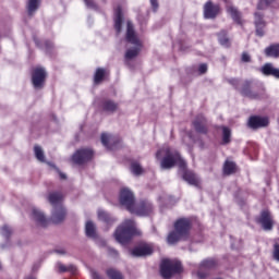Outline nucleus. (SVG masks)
I'll list each match as a JSON object with an SVG mask.
<instances>
[{"mask_svg": "<svg viewBox=\"0 0 279 279\" xmlns=\"http://www.w3.org/2000/svg\"><path fill=\"white\" fill-rule=\"evenodd\" d=\"M120 203L122 206H125L130 213L138 215L140 217H147V215H151L154 210V207L149 202H142L138 205H134V194L128 189L121 190Z\"/></svg>", "mask_w": 279, "mask_h": 279, "instance_id": "f257e3e1", "label": "nucleus"}, {"mask_svg": "<svg viewBox=\"0 0 279 279\" xmlns=\"http://www.w3.org/2000/svg\"><path fill=\"white\" fill-rule=\"evenodd\" d=\"M166 156L161 161V169H171L172 167H179L182 171L186 169V161L180 157V154L175 150H171V148L166 147L159 150L156 155L157 158H162Z\"/></svg>", "mask_w": 279, "mask_h": 279, "instance_id": "f03ea898", "label": "nucleus"}, {"mask_svg": "<svg viewBox=\"0 0 279 279\" xmlns=\"http://www.w3.org/2000/svg\"><path fill=\"white\" fill-rule=\"evenodd\" d=\"M138 234H141V232L136 229L134 220H125L120 227H118L114 236L118 243L125 245L132 236H136Z\"/></svg>", "mask_w": 279, "mask_h": 279, "instance_id": "7ed1b4c3", "label": "nucleus"}, {"mask_svg": "<svg viewBox=\"0 0 279 279\" xmlns=\"http://www.w3.org/2000/svg\"><path fill=\"white\" fill-rule=\"evenodd\" d=\"M126 40L129 45H133V48H129L125 53V60H132L138 56L143 44L141 43V39L136 36V33L134 32V26L131 24V22H128V28H126Z\"/></svg>", "mask_w": 279, "mask_h": 279, "instance_id": "20e7f679", "label": "nucleus"}, {"mask_svg": "<svg viewBox=\"0 0 279 279\" xmlns=\"http://www.w3.org/2000/svg\"><path fill=\"white\" fill-rule=\"evenodd\" d=\"M191 230V220L186 218H181L174 223V231L168 235V243H178L180 239H184Z\"/></svg>", "mask_w": 279, "mask_h": 279, "instance_id": "39448f33", "label": "nucleus"}, {"mask_svg": "<svg viewBox=\"0 0 279 279\" xmlns=\"http://www.w3.org/2000/svg\"><path fill=\"white\" fill-rule=\"evenodd\" d=\"M62 197L60 193H51L48 197L50 204L54 206L51 218L53 223H60L66 217V210H64L62 205H59L62 202Z\"/></svg>", "mask_w": 279, "mask_h": 279, "instance_id": "423d86ee", "label": "nucleus"}, {"mask_svg": "<svg viewBox=\"0 0 279 279\" xmlns=\"http://www.w3.org/2000/svg\"><path fill=\"white\" fill-rule=\"evenodd\" d=\"M182 271V264L175 259H163L160 265V274L162 278H171L173 274Z\"/></svg>", "mask_w": 279, "mask_h": 279, "instance_id": "0eeeda50", "label": "nucleus"}, {"mask_svg": "<svg viewBox=\"0 0 279 279\" xmlns=\"http://www.w3.org/2000/svg\"><path fill=\"white\" fill-rule=\"evenodd\" d=\"M93 158V150L90 148H83L77 150L73 157L72 160L75 162V165H84V162H88Z\"/></svg>", "mask_w": 279, "mask_h": 279, "instance_id": "6e6552de", "label": "nucleus"}, {"mask_svg": "<svg viewBox=\"0 0 279 279\" xmlns=\"http://www.w3.org/2000/svg\"><path fill=\"white\" fill-rule=\"evenodd\" d=\"M47 77V72L43 68H35L33 71L32 80L35 88H43L45 85V80Z\"/></svg>", "mask_w": 279, "mask_h": 279, "instance_id": "1a4fd4ad", "label": "nucleus"}, {"mask_svg": "<svg viewBox=\"0 0 279 279\" xmlns=\"http://www.w3.org/2000/svg\"><path fill=\"white\" fill-rule=\"evenodd\" d=\"M248 125L253 130H256L258 128H267L269 125V119L267 117H251L248 120Z\"/></svg>", "mask_w": 279, "mask_h": 279, "instance_id": "9d476101", "label": "nucleus"}, {"mask_svg": "<svg viewBox=\"0 0 279 279\" xmlns=\"http://www.w3.org/2000/svg\"><path fill=\"white\" fill-rule=\"evenodd\" d=\"M154 253L151 244H143L131 251L132 256H149Z\"/></svg>", "mask_w": 279, "mask_h": 279, "instance_id": "9b49d317", "label": "nucleus"}, {"mask_svg": "<svg viewBox=\"0 0 279 279\" xmlns=\"http://www.w3.org/2000/svg\"><path fill=\"white\" fill-rule=\"evenodd\" d=\"M258 223H260L264 230H271L274 228V218L271 217V214L269 211H263L258 219Z\"/></svg>", "mask_w": 279, "mask_h": 279, "instance_id": "f8f14e48", "label": "nucleus"}, {"mask_svg": "<svg viewBox=\"0 0 279 279\" xmlns=\"http://www.w3.org/2000/svg\"><path fill=\"white\" fill-rule=\"evenodd\" d=\"M220 10L221 9L219 8L218 4H213V2L208 1L204 5L205 19H215V16H217V14H219Z\"/></svg>", "mask_w": 279, "mask_h": 279, "instance_id": "ddd939ff", "label": "nucleus"}, {"mask_svg": "<svg viewBox=\"0 0 279 279\" xmlns=\"http://www.w3.org/2000/svg\"><path fill=\"white\" fill-rule=\"evenodd\" d=\"M255 26L257 36L265 35V21H263V14L255 13Z\"/></svg>", "mask_w": 279, "mask_h": 279, "instance_id": "4468645a", "label": "nucleus"}, {"mask_svg": "<svg viewBox=\"0 0 279 279\" xmlns=\"http://www.w3.org/2000/svg\"><path fill=\"white\" fill-rule=\"evenodd\" d=\"M183 180H185V182L192 186H199L201 184L199 177L191 171L184 172Z\"/></svg>", "mask_w": 279, "mask_h": 279, "instance_id": "2eb2a0df", "label": "nucleus"}, {"mask_svg": "<svg viewBox=\"0 0 279 279\" xmlns=\"http://www.w3.org/2000/svg\"><path fill=\"white\" fill-rule=\"evenodd\" d=\"M123 23V10L121 7H118L114 11V27L116 31L121 33V24Z\"/></svg>", "mask_w": 279, "mask_h": 279, "instance_id": "dca6fc26", "label": "nucleus"}, {"mask_svg": "<svg viewBox=\"0 0 279 279\" xmlns=\"http://www.w3.org/2000/svg\"><path fill=\"white\" fill-rule=\"evenodd\" d=\"M33 219L38 223V226H47V218L45 217V214L43 211L34 208L33 209Z\"/></svg>", "mask_w": 279, "mask_h": 279, "instance_id": "f3484780", "label": "nucleus"}, {"mask_svg": "<svg viewBox=\"0 0 279 279\" xmlns=\"http://www.w3.org/2000/svg\"><path fill=\"white\" fill-rule=\"evenodd\" d=\"M227 12L228 14H230L235 23H238L239 25L243 24V21L241 20V13L239 12V10H236V8L229 5L227 7Z\"/></svg>", "mask_w": 279, "mask_h": 279, "instance_id": "a211bd4d", "label": "nucleus"}, {"mask_svg": "<svg viewBox=\"0 0 279 279\" xmlns=\"http://www.w3.org/2000/svg\"><path fill=\"white\" fill-rule=\"evenodd\" d=\"M262 72L264 73V75H272L274 77H277V80H279V69L271 66V64L269 63L263 66Z\"/></svg>", "mask_w": 279, "mask_h": 279, "instance_id": "6ab92c4d", "label": "nucleus"}, {"mask_svg": "<svg viewBox=\"0 0 279 279\" xmlns=\"http://www.w3.org/2000/svg\"><path fill=\"white\" fill-rule=\"evenodd\" d=\"M210 267H215V259L204 260L201 265V269L197 272L198 278H206V272H202L203 269H210Z\"/></svg>", "mask_w": 279, "mask_h": 279, "instance_id": "aec40b11", "label": "nucleus"}, {"mask_svg": "<svg viewBox=\"0 0 279 279\" xmlns=\"http://www.w3.org/2000/svg\"><path fill=\"white\" fill-rule=\"evenodd\" d=\"M265 54L268 58H279V44L266 48Z\"/></svg>", "mask_w": 279, "mask_h": 279, "instance_id": "412c9836", "label": "nucleus"}, {"mask_svg": "<svg viewBox=\"0 0 279 279\" xmlns=\"http://www.w3.org/2000/svg\"><path fill=\"white\" fill-rule=\"evenodd\" d=\"M85 230L87 236H90V239H95V236H97L95 223H93L92 221L86 222Z\"/></svg>", "mask_w": 279, "mask_h": 279, "instance_id": "4be33fe9", "label": "nucleus"}, {"mask_svg": "<svg viewBox=\"0 0 279 279\" xmlns=\"http://www.w3.org/2000/svg\"><path fill=\"white\" fill-rule=\"evenodd\" d=\"M223 172L226 175H231V173L236 172V165L232 161H226L223 167Z\"/></svg>", "mask_w": 279, "mask_h": 279, "instance_id": "5701e85b", "label": "nucleus"}, {"mask_svg": "<svg viewBox=\"0 0 279 279\" xmlns=\"http://www.w3.org/2000/svg\"><path fill=\"white\" fill-rule=\"evenodd\" d=\"M35 156L39 162H45V151H43V148L40 146L34 147Z\"/></svg>", "mask_w": 279, "mask_h": 279, "instance_id": "b1692460", "label": "nucleus"}, {"mask_svg": "<svg viewBox=\"0 0 279 279\" xmlns=\"http://www.w3.org/2000/svg\"><path fill=\"white\" fill-rule=\"evenodd\" d=\"M131 171L134 175H141L143 173V167L136 161L131 163Z\"/></svg>", "mask_w": 279, "mask_h": 279, "instance_id": "393cba45", "label": "nucleus"}, {"mask_svg": "<svg viewBox=\"0 0 279 279\" xmlns=\"http://www.w3.org/2000/svg\"><path fill=\"white\" fill-rule=\"evenodd\" d=\"M104 110L114 112V110H117V104L112 102V100H107L104 102Z\"/></svg>", "mask_w": 279, "mask_h": 279, "instance_id": "a878e982", "label": "nucleus"}, {"mask_svg": "<svg viewBox=\"0 0 279 279\" xmlns=\"http://www.w3.org/2000/svg\"><path fill=\"white\" fill-rule=\"evenodd\" d=\"M194 128L196 131L201 132V133H205L206 132V124L204 122V119L199 120V121H194Z\"/></svg>", "mask_w": 279, "mask_h": 279, "instance_id": "bb28decb", "label": "nucleus"}, {"mask_svg": "<svg viewBox=\"0 0 279 279\" xmlns=\"http://www.w3.org/2000/svg\"><path fill=\"white\" fill-rule=\"evenodd\" d=\"M107 276L110 279H123V275H121V272H119L118 270H114V269H108Z\"/></svg>", "mask_w": 279, "mask_h": 279, "instance_id": "cd10ccee", "label": "nucleus"}, {"mask_svg": "<svg viewBox=\"0 0 279 279\" xmlns=\"http://www.w3.org/2000/svg\"><path fill=\"white\" fill-rule=\"evenodd\" d=\"M105 75H106V70L98 69L96 71L95 78H94L95 84H99V82H101V80H104Z\"/></svg>", "mask_w": 279, "mask_h": 279, "instance_id": "c85d7f7f", "label": "nucleus"}, {"mask_svg": "<svg viewBox=\"0 0 279 279\" xmlns=\"http://www.w3.org/2000/svg\"><path fill=\"white\" fill-rule=\"evenodd\" d=\"M38 10V0H28V13L34 14Z\"/></svg>", "mask_w": 279, "mask_h": 279, "instance_id": "c756f323", "label": "nucleus"}, {"mask_svg": "<svg viewBox=\"0 0 279 279\" xmlns=\"http://www.w3.org/2000/svg\"><path fill=\"white\" fill-rule=\"evenodd\" d=\"M222 141L225 144H228L230 142L231 131L228 128H222Z\"/></svg>", "mask_w": 279, "mask_h": 279, "instance_id": "7c9ffc66", "label": "nucleus"}, {"mask_svg": "<svg viewBox=\"0 0 279 279\" xmlns=\"http://www.w3.org/2000/svg\"><path fill=\"white\" fill-rule=\"evenodd\" d=\"M110 141H112V136L109 134L104 133L101 135V143L107 149H110V145L108 144Z\"/></svg>", "mask_w": 279, "mask_h": 279, "instance_id": "2f4dec72", "label": "nucleus"}, {"mask_svg": "<svg viewBox=\"0 0 279 279\" xmlns=\"http://www.w3.org/2000/svg\"><path fill=\"white\" fill-rule=\"evenodd\" d=\"M98 219H100L101 221H106L107 223H110V215H108L104 210H98Z\"/></svg>", "mask_w": 279, "mask_h": 279, "instance_id": "473e14b6", "label": "nucleus"}, {"mask_svg": "<svg viewBox=\"0 0 279 279\" xmlns=\"http://www.w3.org/2000/svg\"><path fill=\"white\" fill-rule=\"evenodd\" d=\"M2 236H10L12 234V228L8 226H3L1 229Z\"/></svg>", "mask_w": 279, "mask_h": 279, "instance_id": "72a5a7b5", "label": "nucleus"}, {"mask_svg": "<svg viewBox=\"0 0 279 279\" xmlns=\"http://www.w3.org/2000/svg\"><path fill=\"white\" fill-rule=\"evenodd\" d=\"M218 38L220 45H222L223 47H228L230 45V40L227 37H223V34H220Z\"/></svg>", "mask_w": 279, "mask_h": 279, "instance_id": "f704fd0d", "label": "nucleus"}, {"mask_svg": "<svg viewBox=\"0 0 279 279\" xmlns=\"http://www.w3.org/2000/svg\"><path fill=\"white\" fill-rule=\"evenodd\" d=\"M272 256H274L275 260L279 262V244H275Z\"/></svg>", "mask_w": 279, "mask_h": 279, "instance_id": "c9c22d12", "label": "nucleus"}, {"mask_svg": "<svg viewBox=\"0 0 279 279\" xmlns=\"http://www.w3.org/2000/svg\"><path fill=\"white\" fill-rule=\"evenodd\" d=\"M198 71H199V73H206V71H208V65H206V64H201L199 66H198Z\"/></svg>", "mask_w": 279, "mask_h": 279, "instance_id": "e433bc0d", "label": "nucleus"}, {"mask_svg": "<svg viewBox=\"0 0 279 279\" xmlns=\"http://www.w3.org/2000/svg\"><path fill=\"white\" fill-rule=\"evenodd\" d=\"M242 62H250V54H247L246 52H244L242 54Z\"/></svg>", "mask_w": 279, "mask_h": 279, "instance_id": "4c0bfd02", "label": "nucleus"}, {"mask_svg": "<svg viewBox=\"0 0 279 279\" xmlns=\"http://www.w3.org/2000/svg\"><path fill=\"white\" fill-rule=\"evenodd\" d=\"M87 8H95V2H93V0H84Z\"/></svg>", "mask_w": 279, "mask_h": 279, "instance_id": "58836bf2", "label": "nucleus"}, {"mask_svg": "<svg viewBox=\"0 0 279 279\" xmlns=\"http://www.w3.org/2000/svg\"><path fill=\"white\" fill-rule=\"evenodd\" d=\"M150 3L154 10H158V0H150Z\"/></svg>", "mask_w": 279, "mask_h": 279, "instance_id": "ea45409f", "label": "nucleus"}, {"mask_svg": "<svg viewBox=\"0 0 279 279\" xmlns=\"http://www.w3.org/2000/svg\"><path fill=\"white\" fill-rule=\"evenodd\" d=\"M92 278L93 279H101V277H99V274L92 271Z\"/></svg>", "mask_w": 279, "mask_h": 279, "instance_id": "a19ab883", "label": "nucleus"}, {"mask_svg": "<svg viewBox=\"0 0 279 279\" xmlns=\"http://www.w3.org/2000/svg\"><path fill=\"white\" fill-rule=\"evenodd\" d=\"M274 0H260V3H265L266 5H269Z\"/></svg>", "mask_w": 279, "mask_h": 279, "instance_id": "79ce46f5", "label": "nucleus"}, {"mask_svg": "<svg viewBox=\"0 0 279 279\" xmlns=\"http://www.w3.org/2000/svg\"><path fill=\"white\" fill-rule=\"evenodd\" d=\"M59 269L61 271H66V267H64V265H62V264H59Z\"/></svg>", "mask_w": 279, "mask_h": 279, "instance_id": "37998d69", "label": "nucleus"}, {"mask_svg": "<svg viewBox=\"0 0 279 279\" xmlns=\"http://www.w3.org/2000/svg\"><path fill=\"white\" fill-rule=\"evenodd\" d=\"M60 178H61L62 180H64V179H66V175H64L63 173H60Z\"/></svg>", "mask_w": 279, "mask_h": 279, "instance_id": "c03bdc74", "label": "nucleus"}, {"mask_svg": "<svg viewBox=\"0 0 279 279\" xmlns=\"http://www.w3.org/2000/svg\"><path fill=\"white\" fill-rule=\"evenodd\" d=\"M0 269H1V264H0Z\"/></svg>", "mask_w": 279, "mask_h": 279, "instance_id": "a18cd8bd", "label": "nucleus"}]
</instances>
